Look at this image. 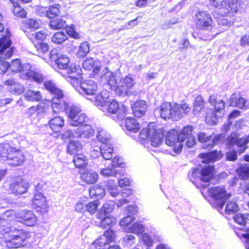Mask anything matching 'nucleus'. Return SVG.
<instances>
[{"mask_svg":"<svg viewBox=\"0 0 249 249\" xmlns=\"http://www.w3.org/2000/svg\"><path fill=\"white\" fill-rule=\"evenodd\" d=\"M44 86L53 96L51 100V107L50 109L54 114H58L63 109L68 115L69 120L75 118L78 113L82 112L81 106L78 104L68 103L63 98L64 94L63 91L57 87L56 85L51 81L44 82Z\"/></svg>","mask_w":249,"mask_h":249,"instance_id":"1","label":"nucleus"},{"mask_svg":"<svg viewBox=\"0 0 249 249\" xmlns=\"http://www.w3.org/2000/svg\"><path fill=\"white\" fill-rule=\"evenodd\" d=\"M12 212L6 211L0 217V232L4 236L6 247L18 248L24 246V242L29 237V233L22 229L8 226L12 219L10 214Z\"/></svg>","mask_w":249,"mask_h":249,"instance_id":"2","label":"nucleus"},{"mask_svg":"<svg viewBox=\"0 0 249 249\" xmlns=\"http://www.w3.org/2000/svg\"><path fill=\"white\" fill-rule=\"evenodd\" d=\"M192 126L188 125L178 134L177 131L171 130L168 132L165 139L166 144L169 146H173V150L175 153H179L182 148V142L187 139L185 143L188 147H193L196 143L195 138L191 135Z\"/></svg>","mask_w":249,"mask_h":249,"instance_id":"3","label":"nucleus"},{"mask_svg":"<svg viewBox=\"0 0 249 249\" xmlns=\"http://www.w3.org/2000/svg\"><path fill=\"white\" fill-rule=\"evenodd\" d=\"M195 23L197 28L208 32L203 40H212L219 33L216 31L211 15L204 11H198L195 14Z\"/></svg>","mask_w":249,"mask_h":249,"instance_id":"4","label":"nucleus"},{"mask_svg":"<svg viewBox=\"0 0 249 249\" xmlns=\"http://www.w3.org/2000/svg\"><path fill=\"white\" fill-rule=\"evenodd\" d=\"M10 33L6 30L5 35L0 39V74H4L10 69V64L4 59L9 58L13 53V48L10 47L11 40Z\"/></svg>","mask_w":249,"mask_h":249,"instance_id":"5","label":"nucleus"},{"mask_svg":"<svg viewBox=\"0 0 249 249\" xmlns=\"http://www.w3.org/2000/svg\"><path fill=\"white\" fill-rule=\"evenodd\" d=\"M139 138L143 141L145 144L146 142L150 143L153 147L159 146L163 141V133L158 132L157 129L150 124L147 127L143 128L139 134Z\"/></svg>","mask_w":249,"mask_h":249,"instance_id":"6","label":"nucleus"},{"mask_svg":"<svg viewBox=\"0 0 249 249\" xmlns=\"http://www.w3.org/2000/svg\"><path fill=\"white\" fill-rule=\"evenodd\" d=\"M207 192L213 199L212 206L222 213L225 203L230 197L231 194L227 193L224 188L219 186L210 188Z\"/></svg>","mask_w":249,"mask_h":249,"instance_id":"7","label":"nucleus"},{"mask_svg":"<svg viewBox=\"0 0 249 249\" xmlns=\"http://www.w3.org/2000/svg\"><path fill=\"white\" fill-rule=\"evenodd\" d=\"M94 134V130L90 125L83 124L73 130L66 131L62 134V138L64 140H68L74 138L90 137Z\"/></svg>","mask_w":249,"mask_h":249,"instance_id":"8","label":"nucleus"},{"mask_svg":"<svg viewBox=\"0 0 249 249\" xmlns=\"http://www.w3.org/2000/svg\"><path fill=\"white\" fill-rule=\"evenodd\" d=\"M213 167L211 165L204 166V167L196 168L189 172L188 177L191 181L194 182L198 179L204 182L208 183L213 176Z\"/></svg>","mask_w":249,"mask_h":249,"instance_id":"9","label":"nucleus"},{"mask_svg":"<svg viewBox=\"0 0 249 249\" xmlns=\"http://www.w3.org/2000/svg\"><path fill=\"white\" fill-rule=\"evenodd\" d=\"M2 156V160L6 161L7 163L13 166L21 165L25 160L23 152L9 145L8 149L4 152Z\"/></svg>","mask_w":249,"mask_h":249,"instance_id":"10","label":"nucleus"},{"mask_svg":"<svg viewBox=\"0 0 249 249\" xmlns=\"http://www.w3.org/2000/svg\"><path fill=\"white\" fill-rule=\"evenodd\" d=\"M115 238V232L112 230H107L93 244L95 245L96 249H107L109 243L113 241Z\"/></svg>","mask_w":249,"mask_h":249,"instance_id":"11","label":"nucleus"},{"mask_svg":"<svg viewBox=\"0 0 249 249\" xmlns=\"http://www.w3.org/2000/svg\"><path fill=\"white\" fill-rule=\"evenodd\" d=\"M101 78L102 80L107 82L111 89H118L120 80V74L112 72L108 68H105L102 71Z\"/></svg>","mask_w":249,"mask_h":249,"instance_id":"12","label":"nucleus"},{"mask_svg":"<svg viewBox=\"0 0 249 249\" xmlns=\"http://www.w3.org/2000/svg\"><path fill=\"white\" fill-rule=\"evenodd\" d=\"M49 58L52 61H54L58 68L62 70H66L70 62L69 58L64 54H58L56 50H51L49 54Z\"/></svg>","mask_w":249,"mask_h":249,"instance_id":"13","label":"nucleus"},{"mask_svg":"<svg viewBox=\"0 0 249 249\" xmlns=\"http://www.w3.org/2000/svg\"><path fill=\"white\" fill-rule=\"evenodd\" d=\"M227 141L229 145L232 146L235 144L239 147V154H241L243 153L247 148L246 145L249 142V135L246 137L238 138L237 134L233 133L228 137Z\"/></svg>","mask_w":249,"mask_h":249,"instance_id":"14","label":"nucleus"},{"mask_svg":"<svg viewBox=\"0 0 249 249\" xmlns=\"http://www.w3.org/2000/svg\"><path fill=\"white\" fill-rule=\"evenodd\" d=\"M210 4L214 7L226 10L227 12H237V4L235 0L230 1L229 0H210Z\"/></svg>","mask_w":249,"mask_h":249,"instance_id":"15","label":"nucleus"},{"mask_svg":"<svg viewBox=\"0 0 249 249\" xmlns=\"http://www.w3.org/2000/svg\"><path fill=\"white\" fill-rule=\"evenodd\" d=\"M29 183L21 178H17L10 185V190L12 193L21 195L27 192L29 188Z\"/></svg>","mask_w":249,"mask_h":249,"instance_id":"16","label":"nucleus"},{"mask_svg":"<svg viewBox=\"0 0 249 249\" xmlns=\"http://www.w3.org/2000/svg\"><path fill=\"white\" fill-rule=\"evenodd\" d=\"M17 217L28 226H34L37 221L36 217L31 211H21L17 214Z\"/></svg>","mask_w":249,"mask_h":249,"instance_id":"17","label":"nucleus"},{"mask_svg":"<svg viewBox=\"0 0 249 249\" xmlns=\"http://www.w3.org/2000/svg\"><path fill=\"white\" fill-rule=\"evenodd\" d=\"M190 110L191 108L187 104H174L172 109V120L178 121L184 115L187 114Z\"/></svg>","mask_w":249,"mask_h":249,"instance_id":"18","label":"nucleus"},{"mask_svg":"<svg viewBox=\"0 0 249 249\" xmlns=\"http://www.w3.org/2000/svg\"><path fill=\"white\" fill-rule=\"evenodd\" d=\"M79 89V93L83 96L93 95L96 92L97 86L94 81L88 80L83 82Z\"/></svg>","mask_w":249,"mask_h":249,"instance_id":"19","label":"nucleus"},{"mask_svg":"<svg viewBox=\"0 0 249 249\" xmlns=\"http://www.w3.org/2000/svg\"><path fill=\"white\" fill-rule=\"evenodd\" d=\"M135 85L133 77L127 75L123 78H121L119 81L117 90L120 92L122 95H127L129 90Z\"/></svg>","mask_w":249,"mask_h":249,"instance_id":"20","label":"nucleus"},{"mask_svg":"<svg viewBox=\"0 0 249 249\" xmlns=\"http://www.w3.org/2000/svg\"><path fill=\"white\" fill-rule=\"evenodd\" d=\"M107 107L108 112L111 114H116L119 111L117 118L118 120L123 119L126 116V108L124 107H120L117 101L114 100H110Z\"/></svg>","mask_w":249,"mask_h":249,"instance_id":"21","label":"nucleus"},{"mask_svg":"<svg viewBox=\"0 0 249 249\" xmlns=\"http://www.w3.org/2000/svg\"><path fill=\"white\" fill-rule=\"evenodd\" d=\"M134 115L138 118L143 116L147 111V104L145 101L138 100L131 106Z\"/></svg>","mask_w":249,"mask_h":249,"instance_id":"22","label":"nucleus"},{"mask_svg":"<svg viewBox=\"0 0 249 249\" xmlns=\"http://www.w3.org/2000/svg\"><path fill=\"white\" fill-rule=\"evenodd\" d=\"M80 178L82 180L88 184L95 183L98 178V174L93 170L84 169L80 173Z\"/></svg>","mask_w":249,"mask_h":249,"instance_id":"23","label":"nucleus"},{"mask_svg":"<svg viewBox=\"0 0 249 249\" xmlns=\"http://www.w3.org/2000/svg\"><path fill=\"white\" fill-rule=\"evenodd\" d=\"M31 65L28 63H26L24 66V68L25 69L24 70L25 71V77L38 83L42 82L43 80L42 75L39 72L31 70Z\"/></svg>","mask_w":249,"mask_h":249,"instance_id":"24","label":"nucleus"},{"mask_svg":"<svg viewBox=\"0 0 249 249\" xmlns=\"http://www.w3.org/2000/svg\"><path fill=\"white\" fill-rule=\"evenodd\" d=\"M110 100L109 92L104 90L96 96L95 103L97 106L104 107L108 105Z\"/></svg>","mask_w":249,"mask_h":249,"instance_id":"25","label":"nucleus"},{"mask_svg":"<svg viewBox=\"0 0 249 249\" xmlns=\"http://www.w3.org/2000/svg\"><path fill=\"white\" fill-rule=\"evenodd\" d=\"M101 64L99 61H95L92 58H87L83 62V68L87 70H93L94 73H98L100 71Z\"/></svg>","mask_w":249,"mask_h":249,"instance_id":"26","label":"nucleus"},{"mask_svg":"<svg viewBox=\"0 0 249 249\" xmlns=\"http://www.w3.org/2000/svg\"><path fill=\"white\" fill-rule=\"evenodd\" d=\"M246 99L241 97L238 92L234 93L231 96L230 105L232 107L244 108L246 107Z\"/></svg>","mask_w":249,"mask_h":249,"instance_id":"27","label":"nucleus"},{"mask_svg":"<svg viewBox=\"0 0 249 249\" xmlns=\"http://www.w3.org/2000/svg\"><path fill=\"white\" fill-rule=\"evenodd\" d=\"M49 124L53 131L55 132H59L64 126V119L63 117L56 116L52 118L49 121Z\"/></svg>","mask_w":249,"mask_h":249,"instance_id":"28","label":"nucleus"},{"mask_svg":"<svg viewBox=\"0 0 249 249\" xmlns=\"http://www.w3.org/2000/svg\"><path fill=\"white\" fill-rule=\"evenodd\" d=\"M173 106L169 103H164L160 106V116L162 118L166 120L172 119Z\"/></svg>","mask_w":249,"mask_h":249,"instance_id":"29","label":"nucleus"},{"mask_svg":"<svg viewBox=\"0 0 249 249\" xmlns=\"http://www.w3.org/2000/svg\"><path fill=\"white\" fill-rule=\"evenodd\" d=\"M125 125L126 129L130 132L136 133L139 130V124L137 120L131 117H127L125 120Z\"/></svg>","mask_w":249,"mask_h":249,"instance_id":"30","label":"nucleus"},{"mask_svg":"<svg viewBox=\"0 0 249 249\" xmlns=\"http://www.w3.org/2000/svg\"><path fill=\"white\" fill-rule=\"evenodd\" d=\"M220 155V151L215 150L207 153L201 154L200 157L203 159L202 160L203 162L209 163L218 160Z\"/></svg>","mask_w":249,"mask_h":249,"instance_id":"31","label":"nucleus"},{"mask_svg":"<svg viewBox=\"0 0 249 249\" xmlns=\"http://www.w3.org/2000/svg\"><path fill=\"white\" fill-rule=\"evenodd\" d=\"M101 155L106 160H111L113 154V146L110 143L102 144L100 145Z\"/></svg>","mask_w":249,"mask_h":249,"instance_id":"32","label":"nucleus"},{"mask_svg":"<svg viewBox=\"0 0 249 249\" xmlns=\"http://www.w3.org/2000/svg\"><path fill=\"white\" fill-rule=\"evenodd\" d=\"M89 194L91 197L101 199L105 195V189L99 185H95L90 187Z\"/></svg>","mask_w":249,"mask_h":249,"instance_id":"33","label":"nucleus"},{"mask_svg":"<svg viewBox=\"0 0 249 249\" xmlns=\"http://www.w3.org/2000/svg\"><path fill=\"white\" fill-rule=\"evenodd\" d=\"M132 195V191L130 189H124L120 193L118 202H116L117 207H121L129 202L128 197Z\"/></svg>","mask_w":249,"mask_h":249,"instance_id":"34","label":"nucleus"},{"mask_svg":"<svg viewBox=\"0 0 249 249\" xmlns=\"http://www.w3.org/2000/svg\"><path fill=\"white\" fill-rule=\"evenodd\" d=\"M25 99L28 101L37 102L41 100L42 95L39 90H28L24 94Z\"/></svg>","mask_w":249,"mask_h":249,"instance_id":"35","label":"nucleus"},{"mask_svg":"<svg viewBox=\"0 0 249 249\" xmlns=\"http://www.w3.org/2000/svg\"><path fill=\"white\" fill-rule=\"evenodd\" d=\"M144 230L145 227L142 224L139 222H135L128 228H125V231L139 235L140 234L142 235Z\"/></svg>","mask_w":249,"mask_h":249,"instance_id":"36","label":"nucleus"},{"mask_svg":"<svg viewBox=\"0 0 249 249\" xmlns=\"http://www.w3.org/2000/svg\"><path fill=\"white\" fill-rule=\"evenodd\" d=\"M5 85L10 86V89L17 94H20L23 92L24 87L22 85L16 83L14 80L8 79L5 81Z\"/></svg>","mask_w":249,"mask_h":249,"instance_id":"37","label":"nucleus"},{"mask_svg":"<svg viewBox=\"0 0 249 249\" xmlns=\"http://www.w3.org/2000/svg\"><path fill=\"white\" fill-rule=\"evenodd\" d=\"M81 69L79 65L71 64L67 70V76L64 75L66 77L73 78V77H81Z\"/></svg>","mask_w":249,"mask_h":249,"instance_id":"38","label":"nucleus"},{"mask_svg":"<svg viewBox=\"0 0 249 249\" xmlns=\"http://www.w3.org/2000/svg\"><path fill=\"white\" fill-rule=\"evenodd\" d=\"M198 139L203 143L201 146L202 148L209 150L212 148V137L208 136L205 133H200L198 135Z\"/></svg>","mask_w":249,"mask_h":249,"instance_id":"39","label":"nucleus"},{"mask_svg":"<svg viewBox=\"0 0 249 249\" xmlns=\"http://www.w3.org/2000/svg\"><path fill=\"white\" fill-rule=\"evenodd\" d=\"M87 119V115L85 113L81 112L79 114L78 113V114L76 115L75 118H71L69 120L70 124L73 126L81 125H83V123L86 122Z\"/></svg>","mask_w":249,"mask_h":249,"instance_id":"40","label":"nucleus"},{"mask_svg":"<svg viewBox=\"0 0 249 249\" xmlns=\"http://www.w3.org/2000/svg\"><path fill=\"white\" fill-rule=\"evenodd\" d=\"M26 63L21 64L20 60L17 59L12 61L11 64H10V69L13 72H20L21 74L25 75V71L24 68V66Z\"/></svg>","mask_w":249,"mask_h":249,"instance_id":"41","label":"nucleus"},{"mask_svg":"<svg viewBox=\"0 0 249 249\" xmlns=\"http://www.w3.org/2000/svg\"><path fill=\"white\" fill-rule=\"evenodd\" d=\"M114 209V205L112 203H105L101 208L100 212L97 213V216L99 218H103L106 215L111 213Z\"/></svg>","mask_w":249,"mask_h":249,"instance_id":"42","label":"nucleus"},{"mask_svg":"<svg viewBox=\"0 0 249 249\" xmlns=\"http://www.w3.org/2000/svg\"><path fill=\"white\" fill-rule=\"evenodd\" d=\"M21 27L31 30L39 28L40 24L39 21L34 19H26L22 21Z\"/></svg>","mask_w":249,"mask_h":249,"instance_id":"43","label":"nucleus"},{"mask_svg":"<svg viewBox=\"0 0 249 249\" xmlns=\"http://www.w3.org/2000/svg\"><path fill=\"white\" fill-rule=\"evenodd\" d=\"M100 145L99 142L95 140L91 142L90 154L92 158L95 159L101 155Z\"/></svg>","mask_w":249,"mask_h":249,"instance_id":"44","label":"nucleus"},{"mask_svg":"<svg viewBox=\"0 0 249 249\" xmlns=\"http://www.w3.org/2000/svg\"><path fill=\"white\" fill-rule=\"evenodd\" d=\"M33 204L37 207L45 208L47 206L46 198L42 194H35Z\"/></svg>","mask_w":249,"mask_h":249,"instance_id":"45","label":"nucleus"},{"mask_svg":"<svg viewBox=\"0 0 249 249\" xmlns=\"http://www.w3.org/2000/svg\"><path fill=\"white\" fill-rule=\"evenodd\" d=\"M96 138L102 144L110 143V135L104 130H99L97 133Z\"/></svg>","mask_w":249,"mask_h":249,"instance_id":"46","label":"nucleus"},{"mask_svg":"<svg viewBox=\"0 0 249 249\" xmlns=\"http://www.w3.org/2000/svg\"><path fill=\"white\" fill-rule=\"evenodd\" d=\"M67 26L66 21L61 18H55L50 21L49 26L52 29L56 30L66 27Z\"/></svg>","mask_w":249,"mask_h":249,"instance_id":"47","label":"nucleus"},{"mask_svg":"<svg viewBox=\"0 0 249 249\" xmlns=\"http://www.w3.org/2000/svg\"><path fill=\"white\" fill-rule=\"evenodd\" d=\"M82 148V145L79 142L71 141L67 147V152L71 155L74 154L80 151Z\"/></svg>","mask_w":249,"mask_h":249,"instance_id":"48","label":"nucleus"},{"mask_svg":"<svg viewBox=\"0 0 249 249\" xmlns=\"http://www.w3.org/2000/svg\"><path fill=\"white\" fill-rule=\"evenodd\" d=\"M204 107V101L200 95L197 96L194 102L193 113L196 114L199 113Z\"/></svg>","mask_w":249,"mask_h":249,"instance_id":"49","label":"nucleus"},{"mask_svg":"<svg viewBox=\"0 0 249 249\" xmlns=\"http://www.w3.org/2000/svg\"><path fill=\"white\" fill-rule=\"evenodd\" d=\"M101 221L99 223V227L102 228H107L111 227L116 222V219L111 216H105L100 218Z\"/></svg>","mask_w":249,"mask_h":249,"instance_id":"50","label":"nucleus"},{"mask_svg":"<svg viewBox=\"0 0 249 249\" xmlns=\"http://www.w3.org/2000/svg\"><path fill=\"white\" fill-rule=\"evenodd\" d=\"M238 210V205L235 201L231 200L227 202L224 210V212L225 213L229 214L234 213Z\"/></svg>","mask_w":249,"mask_h":249,"instance_id":"51","label":"nucleus"},{"mask_svg":"<svg viewBox=\"0 0 249 249\" xmlns=\"http://www.w3.org/2000/svg\"><path fill=\"white\" fill-rule=\"evenodd\" d=\"M89 45L88 42H83L79 46L77 55L80 57H84L89 52Z\"/></svg>","mask_w":249,"mask_h":249,"instance_id":"52","label":"nucleus"},{"mask_svg":"<svg viewBox=\"0 0 249 249\" xmlns=\"http://www.w3.org/2000/svg\"><path fill=\"white\" fill-rule=\"evenodd\" d=\"M45 112L46 108L44 107V105L40 104L38 105L36 107L35 106L30 107L28 109L27 114L29 116L32 117L36 114H39L40 113Z\"/></svg>","mask_w":249,"mask_h":249,"instance_id":"53","label":"nucleus"},{"mask_svg":"<svg viewBox=\"0 0 249 249\" xmlns=\"http://www.w3.org/2000/svg\"><path fill=\"white\" fill-rule=\"evenodd\" d=\"M67 39L66 34L63 32L55 33L52 37V41L55 44H61Z\"/></svg>","mask_w":249,"mask_h":249,"instance_id":"54","label":"nucleus"},{"mask_svg":"<svg viewBox=\"0 0 249 249\" xmlns=\"http://www.w3.org/2000/svg\"><path fill=\"white\" fill-rule=\"evenodd\" d=\"M73 162L76 167H82L86 163V157L83 154H77L73 157Z\"/></svg>","mask_w":249,"mask_h":249,"instance_id":"55","label":"nucleus"},{"mask_svg":"<svg viewBox=\"0 0 249 249\" xmlns=\"http://www.w3.org/2000/svg\"><path fill=\"white\" fill-rule=\"evenodd\" d=\"M60 7L59 4H54L48 8V13L47 17L50 18H53L60 14Z\"/></svg>","mask_w":249,"mask_h":249,"instance_id":"56","label":"nucleus"},{"mask_svg":"<svg viewBox=\"0 0 249 249\" xmlns=\"http://www.w3.org/2000/svg\"><path fill=\"white\" fill-rule=\"evenodd\" d=\"M249 214L237 213L233 217L234 221L241 226H245L249 220L248 216Z\"/></svg>","mask_w":249,"mask_h":249,"instance_id":"57","label":"nucleus"},{"mask_svg":"<svg viewBox=\"0 0 249 249\" xmlns=\"http://www.w3.org/2000/svg\"><path fill=\"white\" fill-rule=\"evenodd\" d=\"M225 102L223 100L216 101L214 105V112L219 117H222L225 112Z\"/></svg>","mask_w":249,"mask_h":249,"instance_id":"58","label":"nucleus"},{"mask_svg":"<svg viewBox=\"0 0 249 249\" xmlns=\"http://www.w3.org/2000/svg\"><path fill=\"white\" fill-rule=\"evenodd\" d=\"M239 177L242 179H247L249 178V167L246 165H241L236 170Z\"/></svg>","mask_w":249,"mask_h":249,"instance_id":"59","label":"nucleus"},{"mask_svg":"<svg viewBox=\"0 0 249 249\" xmlns=\"http://www.w3.org/2000/svg\"><path fill=\"white\" fill-rule=\"evenodd\" d=\"M217 113L213 112H208L207 113L205 118L206 122L209 125H214L216 124L218 118Z\"/></svg>","mask_w":249,"mask_h":249,"instance_id":"60","label":"nucleus"},{"mask_svg":"<svg viewBox=\"0 0 249 249\" xmlns=\"http://www.w3.org/2000/svg\"><path fill=\"white\" fill-rule=\"evenodd\" d=\"M143 244L145 245L147 249H149L153 245V240L151 236L147 233H142L140 236Z\"/></svg>","mask_w":249,"mask_h":249,"instance_id":"61","label":"nucleus"},{"mask_svg":"<svg viewBox=\"0 0 249 249\" xmlns=\"http://www.w3.org/2000/svg\"><path fill=\"white\" fill-rule=\"evenodd\" d=\"M81 77H73V78L66 77V80L71 83V84L75 88V89L80 92L79 87H81V84L82 83L81 81Z\"/></svg>","mask_w":249,"mask_h":249,"instance_id":"62","label":"nucleus"},{"mask_svg":"<svg viewBox=\"0 0 249 249\" xmlns=\"http://www.w3.org/2000/svg\"><path fill=\"white\" fill-rule=\"evenodd\" d=\"M27 36L32 40L35 38L37 40H43L46 38L47 34L45 30H41Z\"/></svg>","mask_w":249,"mask_h":249,"instance_id":"63","label":"nucleus"},{"mask_svg":"<svg viewBox=\"0 0 249 249\" xmlns=\"http://www.w3.org/2000/svg\"><path fill=\"white\" fill-rule=\"evenodd\" d=\"M135 237L132 234H126L123 238V244L124 246L130 247L135 244Z\"/></svg>","mask_w":249,"mask_h":249,"instance_id":"64","label":"nucleus"}]
</instances>
